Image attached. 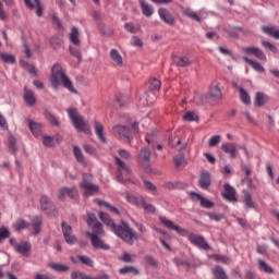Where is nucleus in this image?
<instances>
[{
  "instance_id": "nucleus-27",
  "label": "nucleus",
  "mask_w": 279,
  "mask_h": 279,
  "mask_svg": "<svg viewBox=\"0 0 279 279\" xmlns=\"http://www.w3.org/2000/svg\"><path fill=\"white\" fill-rule=\"evenodd\" d=\"M94 130L96 136L100 140V143H106V136H104V124H101L99 121H95Z\"/></svg>"
},
{
  "instance_id": "nucleus-32",
  "label": "nucleus",
  "mask_w": 279,
  "mask_h": 279,
  "mask_svg": "<svg viewBox=\"0 0 279 279\" xmlns=\"http://www.w3.org/2000/svg\"><path fill=\"white\" fill-rule=\"evenodd\" d=\"M141 8H142V12L144 14V16H151V14H154V7H151V4L145 2V0H141Z\"/></svg>"
},
{
  "instance_id": "nucleus-19",
  "label": "nucleus",
  "mask_w": 279,
  "mask_h": 279,
  "mask_svg": "<svg viewBox=\"0 0 279 279\" xmlns=\"http://www.w3.org/2000/svg\"><path fill=\"white\" fill-rule=\"evenodd\" d=\"M23 99L27 106H36V96L34 95V90L27 88V86L24 87Z\"/></svg>"
},
{
  "instance_id": "nucleus-8",
  "label": "nucleus",
  "mask_w": 279,
  "mask_h": 279,
  "mask_svg": "<svg viewBox=\"0 0 279 279\" xmlns=\"http://www.w3.org/2000/svg\"><path fill=\"white\" fill-rule=\"evenodd\" d=\"M189 241L190 243H192V245H195L196 247H198V250H204L205 252H208L210 250V245L208 244L206 239L203 238V235L191 233L189 235Z\"/></svg>"
},
{
  "instance_id": "nucleus-10",
  "label": "nucleus",
  "mask_w": 279,
  "mask_h": 279,
  "mask_svg": "<svg viewBox=\"0 0 279 279\" xmlns=\"http://www.w3.org/2000/svg\"><path fill=\"white\" fill-rule=\"evenodd\" d=\"M98 217H99L100 221L104 222L105 226H108V228H110V230H112V232L117 235V230H119V228H121V223H119V225L114 223V220H112L110 218V216L104 211H100L98 214Z\"/></svg>"
},
{
  "instance_id": "nucleus-42",
  "label": "nucleus",
  "mask_w": 279,
  "mask_h": 279,
  "mask_svg": "<svg viewBox=\"0 0 279 279\" xmlns=\"http://www.w3.org/2000/svg\"><path fill=\"white\" fill-rule=\"evenodd\" d=\"M258 267L260 271H264V274H274V268L267 264V262L263 259H258Z\"/></svg>"
},
{
  "instance_id": "nucleus-7",
  "label": "nucleus",
  "mask_w": 279,
  "mask_h": 279,
  "mask_svg": "<svg viewBox=\"0 0 279 279\" xmlns=\"http://www.w3.org/2000/svg\"><path fill=\"white\" fill-rule=\"evenodd\" d=\"M112 132L114 136H119L122 141H125V143H130L131 141H134V137L130 135V128L121 124H117L112 126Z\"/></svg>"
},
{
  "instance_id": "nucleus-44",
  "label": "nucleus",
  "mask_w": 279,
  "mask_h": 279,
  "mask_svg": "<svg viewBox=\"0 0 279 279\" xmlns=\"http://www.w3.org/2000/svg\"><path fill=\"white\" fill-rule=\"evenodd\" d=\"M98 29H99V32H100V34H101L102 36H108V37H110V36H112V34H114V31L108 29V28L106 27V24H105L104 22H98Z\"/></svg>"
},
{
  "instance_id": "nucleus-43",
  "label": "nucleus",
  "mask_w": 279,
  "mask_h": 279,
  "mask_svg": "<svg viewBox=\"0 0 279 279\" xmlns=\"http://www.w3.org/2000/svg\"><path fill=\"white\" fill-rule=\"evenodd\" d=\"M160 80L158 78H150L149 80V90L150 93H158V90H160Z\"/></svg>"
},
{
  "instance_id": "nucleus-33",
  "label": "nucleus",
  "mask_w": 279,
  "mask_h": 279,
  "mask_svg": "<svg viewBox=\"0 0 279 279\" xmlns=\"http://www.w3.org/2000/svg\"><path fill=\"white\" fill-rule=\"evenodd\" d=\"M80 31L77 27H72L71 33H70V43L72 45H75L76 47H80Z\"/></svg>"
},
{
  "instance_id": "nucleus-50",
  "label": "nucleus",
  "mask_w": 279,
  "mask_h": 279,
  "mask_svg": "<svg viewBox=\"0 0 279 279\" xmlns=\"http://www.w3.org/2000/svg\"><path fill=\"white\" fill-rule=\"evenodd\" d=\"M184 14L189 19H192V21H196L197 23H202V17L199 16V14H197V12L186 10V11H184Z\"/></svg>"
},
{
  "instance_id": "nucleus-59",
  "label": "nucleus",
  "mask_w": 279,
  "mask_h": 279,
  "mask_svg": "<svg viewBox=\"0 0 279 279\" xmlns=\"http://www.w3.org/2000/svg\"><path fill=\"white\" fill-rule=\"evenodd\" d=\"M262 47L269 49L272 53H278V48L269 41L262 40Z\"/></svg>"
},
{
  "instance_id": "nucleus-57",
  "label": "nucleus",
  "mask_w": 279,
  "mask_h": 279,
  "mask_svg": "<svg viewBox=\"0 0 279 279\" xmlns=\"http://www.w3.org/2000/svg\"><path fill=\"white\" fill-rule=\"evenodd\" d=\"M86 223L89 228H93L97 223V216L93 213H87Z\"/></svg>"
},
{
  "instance_id": "nucleus-49",
  "label": "nucleus",
  "mask_w": 279,
  "mask_h": 279,
  "mask_svg": "<svg viewBox=\"0 0 279 279\" xmlns=\"http://www.w3.org/2000/svg\"><path fill=\"white\" fill-rule=\"evenodd\" d=\"M144 263L148 265V267H154L155 269L158 267V260H156V258H154L151 255H146L144 257Z\"/></svg>"
},
{
  "instance_id": "nucleus-58",
  "label": "nucleus",
  "mask_w": 279,
  "mask_h": 279,
  "mask_svg": "<svg viewBox=\"0 0 279 279\" xmlns=\"http://www.w3.org/2000/svg\"><path fill=\"white\" fill-rule=\"evenodd\" d=\"M5 239H10V230L5 227L0 228V243H3Z\"/></svg>"
},
{
  "instance_id": "nucleus-31",
  "label": "nucleus",
  "mask_w": 279,
  "mask_h": 279,
  "mask_svg": "<svg viewBox=\"0 0 279 279\" xmlns=\"http://www.w3.org/2000/svg\"><path fill=\"white\" fill-rule=\"evenodd\" d=\"M192 195L197 196V199H199L201 202V206L202 208H213V206H215V203L205 198L204 196H202L201 194H197L195 192H192Z\"/></svg>"
},
{
  "instance_id": "nucleus-36",
  "label": "nucleus",
  "mask_w": 279,
  "mask_h": 279,
  "mask_svg": "<svg viewBox=\"0 0 279 279\" xmlns=\"http://www.w3.org/2000/svg\"><path fill=\"white\" fill-rule=\"evenodd\" d=\"M45 117L50 125L54 128H60V121L58 120V118H56V116H53V113L49 112V110L45 111Z\"/></svg>"
},
{
  "instance_id": "nucleus-28",
  "label": "nucleus",
  "mask_w": 279,
  "mask_h": 279,
  "mask_svg": "<svg viewBox=\"0 0 279 279\" xmlns=\"http://www.w3.org/2000/svg\"><path fill=\"white\" fill-rule=\"evenodd\" d=\"M32 226L35 234H40V230H43V218L39 216H35L31 219Z\"/></svg>"
},
{
  "instance_id": "nucleus-51",
  "label": "nucleus",
  "mask_w": 279,
  "mask_h": 279,
  "mask_svg": "<svg viewBox=\"0 0 279 279\" xmlns=\"http://www.w3.org/2000/svg\"><path fill=\"white\" fill-rule=\"evenodd\" d=\"M184 160H186V157L184 156V153H180L179 155L173 157V162L175 167H182L184 163Z\"/></svg>"
},
{
  "instance_id": "nucleus-38",
  "label": "nucleus",
  "mask_w": 279,
  "mask_h": 279,
  "mask_svg": "<svg viewBox=\"0 0 279 279\" xmlns=\"http://www.w3.org/2000/svg\"><path fill=\"white\" fill-rule=\"evenodd\" d=\"M119 274H121L122 276H125V274H133L134 276H138L141 271L134 266H125L119 269Z\"/></svg>"
},
{
  "instance_id": "nucleus-9",
  "label": "nucleus",
  "mask_w": 279,
  "mask_h": 279,
  "mask_svg": "<svg viewBox=\"0 0 279 279\" xmlns=\"http://www.w3.org/2000/svg\"><path fill=\"white\" fill-rule=\"evenodd\" d=\"M140 157L145 163H142V167L146 173H151V167L149 162H151V150L147 147H144L140 150Z\"/></svg>"
},
{
  "instance_id": "nucleus-39",
  "label": "nucleus",
  "mask_w": 279,
  "mask_h": 279,
  "mask_svg": "<svg viewBox=\"0 0 279 279\" xmlns=\"http://www.w3.org/2000/svg\"><path fill=\"white\" fill-rule=\"evenodd\" d=\"M243 199L245 208H256V203H254V201L252 199V194H250V192L244 191Z\"/></svg>"
},
{
  "instance_id": "nucleus-14",
  "label": "nucleus",
  "mask_w": 279,
  "mask_h": 279,
  "mask_svg": "<svg viewBox=\"0 0 279 279\" xmlns=\"http://www.w3.org/2000/svg\"><path fill=\"white\" fill-rule=\"evenodd\" d=\"M100 236L101 235L97 236L95 234H89V239L94 250H105V251L110 250V245L106 244V242H104V240H101Z\"/></svg>"
},
{
  "instance_id": "nucleus-18",
  "label": "nucleus",
  "mask_w": 279,
  "mask_h": 279,
  "mask_svg": "<svg viewBox=\"0 0 279 279\" xmlns=\"http://www.w3.org/2000/svg\"><path fill=\"white\" fill-rule=\"evenodd\" d=\"M24 3L28 10H36L37 16H43V5L40 0H24Z\"/></svg>"
},
{
  "instance_id": "nucleus-4",
  "label": "nucleus",
  "mask_w": 279,
  "mask_h": 279,
  "mask_svg": "<svg viewBox=\"0 0 279 279\" xmlns=\"http://www.w3.org/2000/svg\"><path fill=\"white\" fill-rule=\"evenodd\" d=\"M116 236H119V239H122L124 243H128V245H134V239L137 241L138 233L134 232L132 228H130V225L125 221L120 222V227L117 230Z\"/></svg>"
},
{
  "instance_id": "nucleus-53",
  "label": "nucleus",
  "mask_w": 279,
  "mask_h": 279,
  "mask_svg": "<svg viewBox=\"0 0 279 279\" xmlns=\"http://www.w3.org/2000/svg\"><path fill=\"white\" fill-rule=\"evenodd\" d=\"M183 121H199V116L193 111H187L183 116Z\"/></svg>"
},
{
  "instance_id": "nucleus-62",
  "label": "nucleus",
  "mask_w": 279,
  "mask_h": 279,
  "mask_svg": "<svg viewBox=\"0 0 279 279\" xmlns=\"http://www.w3.org/2000/svg\"><path fill=\"white\" fill-rule=\"evenodd\" d=\"M221 143V135H214L209 138V147H215Z\"/></svg>"
},
{
  "instance_id": "nucleus-64",
  "label": "nucleus",
  "mask_w": 279,
  "mask_h": 279,
  "mask_svg": "<svg viewBox=\"0 0 279 279\" xmlns=\"http://www.w3.org/2000/svg\"><path fill=\"white\" fill-rule=\"evenodd\" d=\"M132 47H143V39L138 36H133L131 41Z\"/></svg>"
},
{
  "instance_id": "nucleus-54",
  "label": "nucleus",
  "mask_w": 279,
  "mask_h": 279,
  "mask_svg": "<svg viewBox=\"0 0 279 279\" xmlns=\"http://www.w3.org/2000/svg\"><path fill=\"white\" fill-rule=\"evenodd\" d=\"M140 206H142V208L145 209L146 213H149V214L156 213V207L151 204L146 203L145 201H142L140 203Z\"/></svg>"
},
{
  "instance_id": "nucleus-47",
  "label": "nucleus",
  "mask_w": 279,
  "mask_h": 279,
  "mask_svg": "<svg viewBox=\"0 0 279 279\" xmlns=\"http://www.w3.org/2000/svg\"><path fill=\"white\" fill-rule=\"evenodd\" d=\"M8 147L11 154H16V151H19V147H16V137H14L13 135L9 136Z\"/></svg>"
},
{
  "instance_id": "nucleus-45",
  "label": "nucleus",
  "mask_w": 279,
  "mask_h": 279,
  "mask_svg": "<svg viewBox=\"0 0 279 279\" xmlns=\"http://www.w3.org/2000/svg\"><path fill=\"white\" fill-rule=\"evenodd\" d=\"M74 156L81 165H86V160L84 159V154L82 153V149L80 147L74 146L73 147Z\"/></svg>"
},
{
  "instance_id": "nucleus-52",
  "label": "nucleus",
  "mask_w": 279,
  "mask_h": 279,
  "mask_svg": "<svg viewBox=\"0 0 279 279\" xmlns=\"http://www.w3.org/2000/svg\"><path fill=\"white\" fill-rule=\"evenodd\" d=\"M61 230H62L63 236L73 234V228L71 227V225L66 223L65 221L61 222Z\"/></svg>"
},
{
  "instance_id": "nucleus-13",
  "label": "nucleus",
  "mask_w": 279,
  "mask_h": 279,
  "mask_svg": "<svg viewBox=\"0 0 279 279\" xmlns=\"http://www.w3.org/2000/svg\"><path fill=\"white\" fill-rule=\"evenodd\" d=\"M17 254H21V256H25L26 258L29 257V254H32V243L23 241L19 244H15V250Z\"/></svg>"
},
{
  "instance_id": "nucleus-26",
  "label": "nucleus",
  "mask_w": 279,
  "mask_h": 279,
  "mask_svg": "<svg viewBox=\"0 0 279 279\" xmlns=\"http://www.w3.org/2000/svg\"><path fill=\"white\" fill-rule=\"evenodd\" d=\"M72 279H110V276L108 274H104L97 278H93L86 274L74 271L71 274Z\"/></svg>"
},
{
  "instance_id": "nucleus-12",
  "label": "nucleus",
  "mask_w": 279,
  "mask_h": 279,
  "mask_svg": "<svg viewBox=\"0 0 279 279\" xmlns=\"http://www.w3.org/2000/svg\"><path fill=\"white\" fill-rule=\"evenodd\" d=\"M223 189H225V193H222L223 199L232 203L239 202V199L236 198V190L232 185H230L229 183H225Z\"/></svg>"
},
{
  "instance_id": "nucleus-3",
  "label": "nucleus",
  "mask_w": 279,
  "mask_h": 279,
  "mask_svg": "<svg viewBox=\"0 0 279 279\" xmlns=\"http://www.w3.org/2000/svg\"><path fill=\"white\" fill-rule=\"evenodd\" d=\"M68 114L72 122V125L75 128L77 132H84L85 134H90V128L86 125V120H84L83 116L80 114L77 109L69 108Z\"/></svg>"
},
{
  "instance_id": "nucleus-24",
  "label": "nucleus",
  "mask_w": 279,
  "mask_h": 279,
  "mask_svg": "<svg viewBox=\"0 0 279 279\" xmlns=\"http://www.w3.org/2000/svg\"><path fill=\"white\" fill-rule=\"evenodd\" d=\"M92 233L87 232L86 235L90 238V234H94L95 236H104V234H106L104 225H101L99 221H96L94 225H92Z\"/></svg>"
},
{
  "instance_id": "nucleus-46",
  "label": "nucleus",
  "mask_w": 279,
  "mask_h": 279,
  "mask_svg": "<svg viewBox=\"0 0 279 279\" xmlns=\"http://www.w3.org/2000/svg\"><path fill=\"white\" fill-rule=\"evenodd\" d=\"M26 228H29V222L25 221L24 219H19L14 223V229L16 232H21V230H26Z\"/></svg>"
},
{
  "instance_id": "nucleus-41",
  "label": "nucleus",
  "mask_w": 279,
  "mask_h": 279,
  "mask_svg": "<svg viewBox=\"0 0 279 279\" xmlns=\"http://www.w3.org/2000/svg\"><path fill=\"white\" fill-rule=\"evenodd\" d=\"M240 90V99L243 104H246V106H250L252 104V98H250V94H247V90L243 89V87H239Z\"/></svg>"
},
{
  "instance_id": "nucleus-37",
  "label": "nucleus",
  "mask_w": 279,
  "mask_h": 279,
  "mask_svg": "<svg viewBox=\"0 0 279 279\" xmlns=\"http://www.w3.org/2000/svg\"><path fill=\"white\" fill-rule=\"evenodd\" d=\"M124 29L129 34H138V32H141V25L140 24L134 25V23L129 22L124 24Z\"/></svg>"
},
{
  "instance_id": "nucleus-61",
  "label": "nucleus",
  "mask_w": 279,
  "mask_h": 279,
  "mask_svg": "<svg viewBox=\"0 0 279 279\" xmlns=\"http://www.w3.org/2000/svg\"><path fill=\"white\" fill-rule=\"evenodd\" d=\"M50 45L54 49H60V45H62V39H60L59 37H51Z\"/></svg>"
},
{
  "instance_id": "nucleus-20",
  "label": "nucleus",
  "mask_w": 279,
  "mask_h": 279,
  "mask_svg": "<svg viewBox=\"0 0 279 279\" xmlns=\"http://www.w3.org/2000/svg\"><path fill=\"white\" fill-rule=\"evenodd\" d=\"M26 123L34 136H40V132H43V124L32 119H26Z\"/></svg>"
},
{
  "instance_id": "nucleus-2",
  "label": "nucleus",
  "mask_w": 279,
  "mask_h": 279,
  "mask_svg": "<svg viewBox=\"0 0 279 279\" xmlns=\"http://www.w3.org/2000/svg\"><path fill=\"white\" fill-rule=\"evenodd\" d=\"M117 167L116 180L120 184H128L130 182V175H132V168L119 157H114Z\"/></svg>"
},
{
  "instance_id": "nucleus-35",
  "label": "nucleus",
  "mask_w": 279,
  "mask_h": 279,
  "mask_svg": "<svg viewBox=\"0 0 279 279\" xmlns=\"http://www.w3.org/2000/svg\"><path fill=\"white\" fill-rule=\"evenodd\" d=\"M49 267L50 269H52L53 271H58L59 274H65L66 271H69V269H71L69 266L61 263H52L49 265Z\"/></svg>"
},
{
  "instance_id": "nucleus-17",
  "label": "nucleus",
  "mask_w": 279,
  "mask_h": 279,
  "mask_svg": "<svg viewBox=\"0 0 279 279\" xmlns=\"http://www.w3.org/2000/svg\"><path fill=\"white\" fill-rule=\"evenodd\" d=\"M158 14H159L161 21H163L168 25H175V17H173V15L171 14V12H169V10H167L165 8H160L158 10Z\"/></svg>"
},
{
  "instance_id": "nucleus-21",
  "label": "nucleus",
  "mask_w": 279,
  "mask_h": 279,
  "mask_svg": "<svg viewBox=\"0 0 279 279\" xmlns=\"http://www.w3.org/2000/svg\"><path fill=\"white\" fill-rule=\"evenodd\" d=\"M222 151L225 154H229V158L234 159L236 158V144L234 143H225L221 145Z\"/></svg>"
},
{
  "instance_id": "nucleus-48",
  "label": "nucleus",
  "mask_w": 279,
  "mask_h": 279,
  "mask_svg": "<svg viewBox=\"0 0 279 279\" xmlns=\"http://www.w3.org/2000/svg\"><path fill=\"white\" fill-rule=\"evenodd\" d=\"M209 97H211L213 99H221L222 97L221 89L218 86L210 87Z\"/></svg>"
},
{
  "instance_id": "nucleus-60",
  "label": "nucleus",
  "mask_w": 279,
  "mask_h": 279,
  "mask_svg": "<svg viewBox=\"0 0 279 279\" xmlns=\"http://www.w3.org/2000/svg\"><path fill=\"white\" fill-rule=\"evenodd\" d=\"M215 260H217L218 263H223V265H230L231 259L228 256H223V255H215L214 256Z\"/></svg>"
},
{
  "instance_id": "nucleus-22",
  "label": "nucleus",
  "mask_w": 279,
  "mask_h": 279,
  "mask_svg": "<svg viewBox=\"0 0 279 279\" xmlns=\"http://www.w3.org/2000/svg\"><path fill=\"white\" fill-rule=\"evenodd\" d=\"M172 63L175 64V66L184 68V66H191V64H193V61L189 59V57L173 56Z\"/></svg>"
},
{
  "instance_id": "nucleus-6",
  "label": "nucleus",
  "mask_w": 279,
  "mask_h": 279,
  "mask_svg": "<svg viewBox=\"0 0 279 279\" xmlns=\"http://www.w3.org/2000/svg\"><path fill=\"white\" fill-rule=\"evenodd\" d=\"M40 208L48 217H58V211L56 210V205L50 201L49 196L43 195L40 197Z\"/></svg>"
},
{
  "instance_id": "nucleus-1",
  "label": "nucleus",
  "mask_w": 279,
  "mask_h": 279,
  "mask_svg": "<svg viewBox=\"0 0 279 279\" xmlns=\"http://www.w3.org/2000/svg\"><path fill=\"white\" fill-rule=\"evenodd\" d=\"M52 76L50 78L51 86L54 90H58V86L62 84L63 88H66L70 90V93H73L74 95H77V89L73 87V83L71 82V78L66 76L64 73V70H62V65L59 63L54 64L51 69Z\"/></svg>"
},
{
  "instance_id": "nucleus-15",
  "label": "nucleus",
  "mask_w": 279,
  "mask_h": 279,
  "mask_svg": "<svg viewBox=\"0 0 279 279\" xmlns=\"http://www.w3.org/2000/svg\"><path fill=\"white\" fill-rule=\"evenodd\" d=\"M211 183L213 181L210 180V172L206 170L202 171L198 180L199 187L203 189V191H208Z\"/></svg>"
},
{
  "instance_id": "nucleus-56",
  "label": "nucleus",
  "mask_w": 279,
  "mask_h": 279,
  "mask_svg": "<svg viewBox=\"0 0 279 279\" xmlns=\"http://www.w3.org/2000/svg\"><path fill=\"white\" fill-rule=\"evenodd\" d=\"M77 260L82 263L83 265H87V267H93V259L86 255H78Z\"/></svg>"
},
{
  "instance_id": "nucleus-40",
  "label": "nucleus",
  "mask_w": 279,
  "mask_h": 279,
  "mask_svg": "<svg viewBox=\"0 0 279 279\" xmlns=\"http://www.w3.org/2000/svg\"><path fill=\"white\" fill-rule=\"evenodd\" d=\"M56 138H60V134H56L54 136H49V135H44L43 136V143L45 145V147H53L56 144L53 143V141H56Z\"/></svg>"
},
{
  "instance_id": "nucleus-29",
  "label": "nucleus",
  "mask_w": 279,
  "mask_h": 279,
  "mask_svg": "<svg viewBox=\"0 0 279 279\" xmlns=\"http://www.w3.org/2000/svg\"><path fill=\"white\" fill-rule=\"evenodd\" d=\"M244 61L246 64H250V66H252L258 73H265V68L263 66V64L258 63V61H254L247 57H244Z\"/></svg>"
},
{
  "instance_id": "nucleus-5",
  "label": "nucleus",
  "mask_w": 279,
  "mask_h": 279,
  "mask_svg": "<svg viewBox=\"0 0 279 279\" xmlns=\"http://www.w3.org/2000/svg\"><path fill=\"white\" fill-rule=\"evenodd\" d=\"M93 179V174L83 173V181L80 183L81 189H84V196L90 197L95 195V193H99V186L88 182V180Z\"/></svg>"
},
{
  "instance_id": "nucleus-25",
  "label": "nucleus",
  "mask_w": 279,
  "mask_h": 279,
  "mask_svg": "<svg viewBox=\"0 0 279 279\" xmlns=\"http://www.w3.org/2000/svg\"><path fill=\"white\" fill-rule=\"evenodd\" d=\"M267 101H269V96H267V94L262 93V92L256 93L255 101H254L256 108H260V107L265 106L267 104Z\"/></svg>"
},
{
  "instance_id": "nucleus-63",
  "label": "nucleus",
  "mask_w": 279,
  "mask_h": 279,
  "mask_svg": "<svg viewBox=\"0 0 279 279\" xmlns=\"http://www.w3.org/2000/svg\"><path fill=\"white\" fill-rule=\"evenodd\" d=\"M126 201L130 202V204H134L135 206H141V202L138 201V197H136L133 194H126Z\"/></svg>"
},
{
  "instance_id": "nucleus-30",
  "label": "nucleus",
  "mask_w": 279,
  "mask_h": 279,
  "mask_svg": "<svg viewBox=\"0 0 279 279\" xmlns=\"http://www.w3.org/2000/svg\"><path fill=\"white\" fill-rule=\"evenodd\" d=\"M262 32L264 34H267L268 36H271V38H275L276 40H279V31L276 29L274 26H263Z\"/></svg>"
},
{
  "instance_id": "nucleus-11",
  "label": "nucleus",
  "mask_w": 279,
  "mask_h": 279,
  "mask_svg": "<svg viewBox=\"0 0 279 279\" xmlns=\"http://www.w3.org/2000/svg\"><path fill=\"white\" fill-rule=\"evenodd\" d=\"M160 223L168 228V230H174V232H178V234H181V236H184L186 234V230L181 228L180 226L173 223V221L167 219L166 217L159 218Z\"/></svg>"
},
{
  "instance_id": "nucleus-16",
  "label": "nucleus",
  "mask_w": 279,
  "mask_h": 279,
  "mask_svg": "<svg viewBox=\"0 0 279 279\" xmlns=\"http://www.w3.org/2000/svg\"><path fill=\"white\" fill-rule=\"evenodd\" d=\"M242 51L246 53V56H255L257 60H267V56H265V52L256 47H244L242 48Z\"/></svg>"
},
{
  "instance_id": "nucleus-34",
  "label": "nucleus",
  "mask_w": 279,
  "mask_h": 279,
  "mask_svg": "<svg viewBox=\"0 0 279 279\" xmlns=\"http://www.w3.org/2000/svg\"><path fill=\"white\" fill-rule=\"evenodd\" d=\"M211 271L216 279H228V274L221 266L214 267Z\"/></svg>"
},
{
  "instance_id": "nucleus-23",
  "label": "nucleus",
  "mask_w": 279,
  "mask_h": 279,
  "mask_svg": "<svg viewBox=\"0 0 279 279\" xmlns=\"http://www.w3.org/2000/svg\"><path fill=\"white\" fill-rule=\"evenodd\" d=\"M109 58L116 64V66H123V57L117 49H111L109 52Z\"/></svg>"
},
{
  "instance_id": "nucleus-55",
  "label": "nucleus",
  "mask_w": 279,
  "mask_h": 279,
  "mask_svg": "<svg viewBox=\"0 0 279 279\" xmlns=\"http://www.w3.org/2000/svg\"><path fill=\"white\" fill-rule=\"evenodd\" d=\"M0 59H2L3 62H7L9 64H14V62H16V58L8 53H0Z\"/></svg>"
}]
</instances>
